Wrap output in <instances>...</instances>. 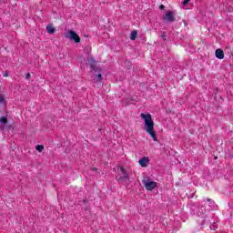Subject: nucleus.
<instances>
[{
	"label": "nucleus",
	"mask_w": 233,
	"mask_h": 233,
	"mask_svg": "<svg viewBox=\"0 0 233 233\" xmlns=\"http://www.w3.org/2000/svg\"><path fill=\"white\" fill-rule=\"evenodd\" d=\"M140 117L144 120V130L147 134L150 135L153 141H157V136L156 135V130L154 129V120L152 119V115L150 113L140 114Z\"/></svg>",
	"instance_id": "obj_1"
},
{
	"label": "nucleus",
	"mask_w": 233,
	"mask_h": 233,
	"mask_svg": "<svg viewBox=\"0 0 233 233\" xmlns=\"http://www.w3.org/2000/svg\"><path fill=\"white\" fill-rule=\"evenodd\" d=\"M128 174H127L125 168H123V167H118L116 181H118V183H125V181H128Z\"/></svg>",
	"instance_id": "obj_2"
},
{
	"label": "nucleus",
	"mask_w": 233,
	"mask_h": 233,
	"mask_svg": "<svg viewBox=\"0 0 233 233\" xmlns=\"http://www.w3.org/2000/svg\"><path fill=\"white\" fill-rule=\"evenodd\" d=\"M142 183L147 190H154V188H156V187H157V182H156L150 178L143 179Z\"/></svg>",
	"instance_id": "obj_3"
},
{
	"label": "nucleus",
	"mask_w": 233,
	"mask_h": 233,
	"mask_svg": "<svg viewBox=\"0 0 233 233\" xmlns=\"http://www.w3.org/2000/svg\"><path fill=\"white\" fill-rule=\"evenodd\" d=\"M66 39H70L71 41H75V43H81V38L78 35L76 34L75 31L69 30L65 34Z\"/></svg>",
	"instance_id": "obj_4"
},
{
	"label": "nucleus",
	"mask_w": 233,
	"mask_h": 233,
	"mask_svg": "<svg viewBox=\"0 0 233 233\" xmlns=\"http://www.w3.org/2000/svg\"><path fill=\"white\" fill-rule=\"evenodd\" d=\"M174 15L175 14L172 11L166 12L164 21H167V23H174V21H176V17Z\"/></svg>",
	"instance_id": "obj_5"
},
{
	"label": "nucleus",
	"mask_w": 233,
	"mask_h": 233,
	"mask_svg": "<svg viewBox=\"0 0 233 233\" xmlns=\"http://www.w3.org/2000/svg\"><path fill=\"white\" fill-rule=\"evenodd\" d=\"M138 163L140 167L146 168V167H148V165H150V159L148 158V157H144L138 160Z\"/></svg>",
	"instance_id": "obj_6"
},
{
	"label": "nucleus",
	"mask_w": 233,
	"mask_h": 233,
	"mask_svg": "<svg viewBox=\"0 0 233 233\" xmlns=\"http://www.w3.org/2000/svg\"><path fill=\"white\" fill-rule=\"evenodd\" d=\"M8 125V117L5 116H0V128L1 130H5V127Z\"/></svg>",
	"instance_id": "obj_7"
},
{
	"label": "nucleus",
	"mask_w": 233,
	"mask_h": 233,
	"mask_svg": "<svg viewBox=\"0 0 233 233\" xmlns=\"http://www.w3.org/2000/svg\"><path fill=\"white\" fill-rule=\"evenodd\" d=\"M215 56H216V57H218V59H224L225 58V52H223L222 49L218 48V49L216 50Z\"/></svg>",
	"instance_id": "obj_8"
},
{
	"label": "nucleus",
	"mask_w": 233,
	"mask_h": 233,
	"mask_svg": "<svg viewBox=\"0 0 233 233\" xmlns=\"http://www.w3.org/2000/svg\"><path fill=\"white\" fill-rule=\"evenodd\" d=\"M47 34H55L56 33V27H54V25H48L46 26Z\"/></svg>",
	"instance_id": "obj_9"
},
{
	"label": "nucleus",
	"mask_w": 233,
	"mask_h": 233,
	"mask_svg": "<svg viewBox=\"0 0 233 233\" xmlns=\"http://www.w3.org/2000/svg\"><path fill=\"white\" fill-rule=\"evenodd\" d=\"M137 37V31L133 30L130 34V39L131 41H136V38Z\"/></svg>",
	"instance_id": "obj_10"
},
{
	"label": "nucleus",
	"mask_w": 233,
	"mask_h": 233,
	"mask_svg": "<svg viewBox=\"0 0 233 233\" xmlns=\"http://www.w3.org/2000/svg\"><path fill=\"white\" fill-rule=\"evenodd\" d=\"M0 105H6V98H5L3 94H0Z\"/></svg>",
	"instance_id": "obj_11"
},
{
	"label": "nucleus",
	"mask_w": 233,
	"mask_h": 233,
	"mask_svg": "<svg viewBox=\"0 0 233 233\" xmlns=\"http://www.w3.org/2000/svg\"><path fill=\"white\" fill-rule=\"evenodd\" d=\"M35 150H37V152H41L42 150H45V146L43 145H37L35 147Z\"/></svg>",
	"instance_id": "obj_12"
},
{
	"label": "nucleus",
	"mask_w": 233,
	"mask_h": 233,
	"mask_svg": "<svg viewBox=\"0 0 233 233\" xmlns=\"http://www.w3.org/2000/svg\"><path fill=\"white\" fill-rule=\"evenodd\" d=\"M91 68L92 70H96V61H93V63H91Z\"/></svg>",
	"instance_id": "obj_13"
},
{
	"label": "nucleus",
	"mask_w": 233,
	"mask_h": 233,
	"mask_svg": "<svg viewBox=\"0 0 233 233\" xmlns=\"http://www.w3.org/2000/svg\"><path fill=\"white\" fill-rule=\"evenodd\" d=\"M161 37H162V39H164V41H166V40H167V33L164 32V33L162 34Z\"/></svg>",
	"instance_id": "obj_14"
},
{
	"label": "nucleus",
	"mask_w": 233,
	"mask_h": 233,
	"mask_svg": "<svg viewBox=\"0 0 233 233\" xmlns=\"http://www.w3.org/2000/svg\"><path fill=\"white\" fill-rule=\"evenodd\" d=\"M101 79H102V75H101V74H98L97 78H96V81H97V82H101Z\"/></svg>",
	"instance_id": "obj_15"
},
{
	"label": "nucleus",
	"mask_w": 233,
	"mask_h": 233,
	"mask_svg": "<svg viewBox=\"0 0 233 233\" xmlns=\"http://www.w3.org/2000/svg\"><path fill=\"white\" fill-rule=\"evenodd\" d=\"M189 2L190 0H184L183 5H188Z\"/></svg>",
	"instance_id": "obj_16"
},
{
	"label": "nucleus",
	"mask_w": 233,
	"mask_h": 233,
	"mask_svg": "<svg viewBox=\"0 0 233 233\" xmlns=\"http://www.w3.org/2000/svg\"><path fill=\"white\" fill-rule=\"evenodd\" d=\"M159 8H160V10H163V8H165V5H161L159 6Z\"/></svg>",
	"instance_id": "obj_17"
},
{
	"label": "nucleus",
	"mask_w": 233,
	"mask_h": 233,
	"mask_svg": "<svg viewBox=\"0 0 233 233\" xmlns=\"http://www.w3.org/2000/svg\"><path fill=\"white\" fill-rule=\"evenodd\" d=\"M4 77H8V74L6 72L4 74Z\"/></svg>",
	"instance_id": "obj_18"
},
{
	"label": "nucleus",
	"mask_w": 233,
	"mask_h": 233,
	"mask_svg": "<svg viewBox=\"0 0 233 233\" xmlns=\"http://www.w3.org/2000/svg\"><path fill=\"white\" fill-rule=\"evenodd\" d=\"M28 77H30V74L26 75L25 79H28Z\"/></svg>",
	"instance_id": "obj_19"
},
{
	"label": "nucleus",
	"mask_w": 233,
	"mask_h": 233,
	"mask_svg": "<svg viewBox=\"0 0 233 233\" xmlns=\"http://www.w3.org/2000/svg\"><path fill=\"white\" fill-rule=\"evenodd\" d=\"M124 105H128V102L124 101Z\"/></svg>",
	"instance_id": "obj_20"
},
{
	"label": "nucleus",
	"mask_w": 233,
	"mask_h": 233,
	"mask_svg": "<svg viewBox=\"0 0 233 233\" xmlns=\"http://www.w3.org/2000/svg\"><path fill=\"white\" fill-rule=\"evenodd\" d=\"M8 127V128H12V126H7Z\"/></svg>",
	"instance_id": "obj_21"
}]
</instances>
